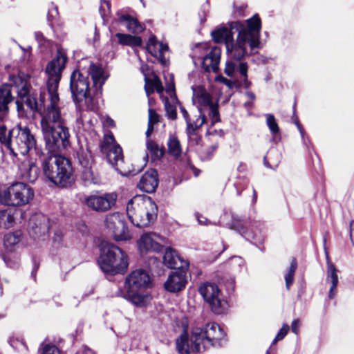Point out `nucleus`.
Instances as JSON below:
<instances>
[{"label": "nucleus", "instance_id": "obj_1", "mask_svg": "<svg viewBox=\"0 0 354 354\" xmlns=\"http://www.w3.org/2000/svg\"><path fill=\"white\" fill-rule=\"evenodd\" d=\"M68 57L66 53L58 50L55 57L46 68L48 75L47 94H40V101L44 109L41 113V129L46 148L50 153H57L70 145L71 134L67 122L58 106L59 102L57 88Z\"/></svg>", "mask_w": 354, "mask_h": 354}, {"label": "nucleus", "instance_id": "obj_2", "mask_svg": "<svg viewBox=\"0 0 354 354\" xmlns=\"http://www.w3.org/2000/svg\"><path fill=\"white\" fill-rule=\"evenodd\" d=\"M230 27L238 32V35L236 40L233 39L227 45V53L230 60L226 62L225 73L228 77H233L236 72L238 73L243 86L248 88L250 86L248 79V66L243 59L260 48L261 21L255 14L245 22L232 21Z\"/></svg>", "mask_w": 354, "mask_h": 354}, {"label": "nucleus", "instance_id": "obj_3", "mask_svg": "<svg viewBox=\"0 0 354 354\" xmlns=\"http://www.w3.org/2000/svg\"><path fill=\"white\" fill-rule=\"evenodd\" d=\"M34 191L28 185L17 182L10 185L1 194V222L4 227H12L19 216H22V211L17 207L25 205L33 198Z\"/></svg>", "mask_w": 354, "mask_h": 354}, {"label": "nucleus", "instance_id": "obj_4", "mask_svg": "<svg viewBox=\"0 0 354 354\" xmlns=\"http://www.w3.org/2000/svg\"><path fill=\"white\" fill-rule=\"evenodd\" d=\"M35 145L36 140L28 128L8 130L5 125L1 124V151L9 155L14 162L19 154L26 155Z\"/></svg>", "mask_w": 354, "mask_h": 354}, {"label": "nucleus", "instance_id": "obj_5", "mask_svg": "<svg viewBox=\"0 0 354 354\" xmlns=\"http://www.w3.org/2000/svg\"><path fill=\"white\" fill-rule=\"evenodd\" d=\"M151 286L149 274L138 269L129 274L124 282V290H118L115 295L130 301L138 307L145 306L151 299L147 289Z\"/></svg>", "mask_w": 354, "mask_h": 354}, {"label": "nucleus", "instance_id": "obj_6", "mask_svg": "<svg viewBox=\"0 0 354 354\" xmlns=\"http://www.w3.org/2000/svg\"><path fill=\"white\" fill-rule=\"evenodd\" d=\"M10 83L1 86V115L8 111L7 104L13 100L11 95L12 89L15 88L19 100L16 103L18 109L24 104L30 110L37 111L38 104L36 97L30 93L29 85L26 80L21 76L12 75L9 77Z\"/></svg>", "mask_w": 354, "mask_h": 354}, {"label": "nucleus", "instance_id": "obj_7", "mask_svg": "<svg viewBox=\"0 0 354 354\" xmlns=\"http://www.w3.org/2000/svg\"><path fill=\"white\" fill-rule=\"evenodd\" d=\"M53 153L43 160V172L55 185L62 187H68L73 181L71 162L57 153Z\"/></svg>", "mask_w": 354, "mask_h": 354}, {"label": "nucleus", "instance_id": "obj_8", "mask_svg": "<svg viewBox=\"0 0 354 354\" xmlns=\"http://www.w3.org/2000/svg\"><path fill=\"white\" fill-rule=\"evenodd\" d=\"M192 348L196 351H203L211 347H222L226 342V334L221 327L214 322L204 326L194 327L192 332Z\"/></svg>", "mask_w": 354, "mask_h": 354}, {"label": "nucleus", "instance_id": "obj_9", "mask_svg": "<svg viewBox=\"0 0 354 354\" xmlns=\"http://www.w3.org/2000/svg\"><path fill=\"white\" fill-rule=\"evenodd\" d=\"M158 208L149 196H136L127 206V212L131 223L138 227H147L157 216Z\"/></svg>", "mask_w": 354, "mask_h": 354}, {"label": "nucleus", "instance_id": "obj_10", "mask_svg": "<svg viewBox=\"0 0 354 354\" xmlns=\"http://www.w3.org/2000/svg\"><path fill=\"white\" fill-rule=\"evenodd\" d=\"M100 255L98 264L106 274L124 273L129 266L127 255L115 245L102 241L100 244Z\"/></svg>", "mask_w": 354, "mask_h": 354}, {"label": "nucleus", "instance_id": "obj_11", "mask_svg": "<svg viewBox=\"0 0 354 354\" xmlns=\"http://www.w3.org/2000/svg\"><path fill=\"white\" fill-rule=\"evenodd\" d=\"M70 88L73 100L80 109L96 110V105L90 95L88 77L79 71H73L71 75Z\"/></svg>", "mask_w": 354, "mask_h": 354}, {"label": "nucleus", "instance_id": "obj_12", "mask_svg": "<svg viewBox=\"0 0 354 354\" xmlns=\"http://www.w3.org/2000/svg\"><path fill=\"white\" fill-rule=\"evenodd\" d=\"M100 149L103 153H106V158L109 162L122 176H134L142 170V168L137 169H133L132 170H130L125 167L122 149L120 146L115 142L112 134H107L104 136V140L100 145Z\"/></svg>", "mask_w": 354, "mask_h": 354}, {"label": "nucleus", "instance_id": "obj_13", "mask_svg": "<svg viewBox=\"0 0 354 354\" xmlns=\"http://www.w3.org/2000/svg\"><path fill=\"white\" fill-rule=\"evenodd\" d=\"M204 301L215 314H223L228 308V302L218 286L214 283H204L198 289Z\"/></svg>", "mask_w": 354, "mask_h": 354}, {"label": "nucleus", "instance_id": "obj_14", "mask_svg": "<svg viewBox=\"0 0 354 354\" xmlns=\"http://www.w3.org/2000/svg\"><path fill=\"white\" fill-rule=\"evenodd\" d=\"M195 65L201 64L205 72L216 73L218 68L221 49L218 47L207 48L206 44L196 47L192 57Z\"/></svg>", "mask_w": 354, "mask_h": 354}, {"label": "nucleus", "instance_id": "obj_15", "mask_svg": "<svg viewBox=\"0 0 354 354\" xmlns=\"http://www.w3.org/2000/svg\"><path fill=\"white\" fill-rule=\"evenodd\" d=\"M193 102L197 106L198 113L206 118L207 115L211 119V125L220 121L218 105L214 104L210 95L203 88H198L194 91Z\"/></svg>", "mask_w": 354, "mask_h": 354}, {"label": "nucleus", "instance_id": "obj_16", "mask_svg": "<svg viewBox=\"0 0 354 354\" xmlns=\"http://www.w3.org/2000/svg\"><path fill=\"white\" fill-rule=\"evenodd\" d=\"M262 224L256 221H242L232 216V223L230 228L238 232L243 237L250 241H261Z\"/></svg>", "mask_w": 354, "mask_h": 354}, {"label": "nucleus", "instance_id": "obj_17", "mask_svg": "<svg viewBox=\"0 0 354 354\" xmlns=\"http://www.w3.org/2000/svg\"><path fill=\"white\" fill-rule=\"evenodd\" d=\"M106 227L113 234L116 241H127L131 239L124 223V216L118 212L107 215L105 218Z\"/></svg>", "mask_w": 354, "mask_h": 354}, {"label": "nucleus", "instance_id": "obj_18", "mask_svg": "<svg viewBox=\"0 0 354 354\" xmlns=\"http://www.w3.org/2000/svg\"><path fill=\"white\" fill-rule=\"evenodd\" d=\"M180 111L186 122V133L189 140V145L191 146L197 145L201 140L198 131L207 122V119L203 115H198V118L192 120L189 118V113L185 107L180 106Z\"/></svg>", "mask_w": 354, "mask_h": 354}, {"label": "nucleus", "instance_id": "obj_19", "mask_svg": "<svg viewBox=\"0 0 354 354\" xmlns=\"http://www.w3.org/2000/svg\"><path fill=\"white\" fill-rule=\"evenodd\" d=\"M81 165V173L83 180L88 184H97L98 177L93 169V158L89 151L80 149L77 153Z\"/></svg>", "mask_w": 354, "mask_h": 354}, {"label": "nucleus", "instance_id": "obj_20", "mask_svg": "<svg viewBox=\"0 0 354 354\" xmlns=\"http://www.w3.org/2000/svg\"><path fill=\"white\" fill-rule=\"evenodd\" d=\"M118 196L115 193L91 195L86 198V205L96 212H105L115 205Z\"/></svg>", "mask_w": 354, "mask_h": 354}, {"label": "nucleus", "instance_id": "obj_21", "mask_svg": "<svg viewBox=\"0 0 354 354\" xmlns=\"http://www.w3.org/2000/svg\"><path fill=\"white\" fill-rule=\"evenodd\" d=\"M164 239L156 233L149 232L141 236L138 245L142 254L147 252H159L162 249Z\"/></svg>", "mask_w": 354, "mask_h": 354}, {"label": "nucleus", "instance_id": "obj_22", "mask_svg": "<svg viewBox=\"0 0 354 354\" xmlns=\"http://www.w3.org/2000/svg\"><path fill=\"white\" fill-rule=\"evenodd\" d=\"M187 283L186 272L183 269H178L168 276L164 283V288L167 292L175 293L183 290Z\"/></svg>", "mask_w": 354, "mask_h": 354}, {"label": "nucleus", "instance_id": "obj_23", "mask_svg": "<svg viewBox=\"0 0 354 354\" xmlns=\"http://www.w3.org/2000/svg\"><path fill=\"white\" fill-rule=\"evenodd\" d=\"M29 232L35 238L45 235L49 230L48 218L42 214L32 215L28 223Z\"/></svg>", "mask_w": 354, "mask_h": 354}, {"label": "nucleus", "instance_id": "obj_24", "mask_svg": "<svg viewBox=\"0 0 354 354\" xmlns=\"http://www.w3.org/2000/svg\"><path fill=\"white\" fill-rule=\"evenodd\" d=\"M158 185V176L156 169H150L141 177L138 187L147 193H153Z\"/></svg>", "mask_w": 354, "mask_h": 354}, {"label": "nucleus", "instance_id": "obj_25", "mask_svg": "<svg viewBox=\"0 0 354 354\" xmlns=\"http://www.w3.org/2000/svg\"><path fill=\"white\" fill-rule=\"evenodd\" d=\"M88 73L91 76L93 82V87L95 88L96 93L101 94L102 86L109 77V75L100 65L91 64L89 66Z\"/></svg>", "mask_w": 354, "mask_h": 354}, {"label": "nucleus", "instance_id": "obj_26", "mask_svg": "<svg viewBox=\"0 0 354 354\" xmlns=\"http://www.w3.org/2000/svg\"><path fill=\"white\" fill-rule=\"evenodd\" d=\"M164 264L171 269H184L188 267V262L183 260L176 252V250L168 248L165 252L163 256Z\"/></svg>", "mask_w": 354, "mask_h": 354}, {"label": "nucleus", "instance_id": "obj_27", "mask_svg": "<svg viewBox=\"0 0 354 354\" xmlns=\"http://www.w3.org/2000/svg\"><path fill=\"white\" fill-rule=\"evenodd\" d=\"M168 50V46L158 42L155 37H151L147 44V50L163 65L166 64L164 53Z\"/></svg>", "mask_w": 354, "mask_h": 354}, {"label": "nucleus", "instance_id": "obj_28", "mask_svg": "<svg viewBox=\"0 0 354 354\" xmlns=\"http://www.w3.org/2000/svg\"><path fill=\"white\" fill-rule=\"evenodd\" d=\"M231 23L232 22L229 23V28L221 26L212 31L211 35L216 43H224L227 46V45L234 39L233 33L232 32L233 29L230 27Z\"/></svg>", "mask_w": 354, "mask_h": 354}, {"label": "nucleus", "instance_id": "obj_29", "mask_svg": "<svg viewBox=\"0 0 354 354\" xmlns=\"http://www.w3.org/2000/svg\"><path fill=\"white\" fill-rule=\"evenodd\" d=\"M327 272H326V281L331 283L329 289L328 297L333 299L336 295L337 286L338 283L337 270L335 266L330 262L328 257L327 256Z\"/></svg>", "mask_w": 354, "mask_h": 354}, {"label": "nucleus", "instance_id": "obj_30", "mask_svg": "<svg viewBox=\"0 0 354 354\" xmlns=\"http://www.w3.org/2000/svg\"><path fill=\"white\" fill-rule=\"evenodd\" d=\"M21 178L30 183H34L39 176L38 167L31 162H24L19 167Z\"/></svg>", "mask_w": 354, "mask_h": 354}, {"label": "nucleus", "instance_id": "obj_31", "mask_svg": "<svg viewBox=\"0 0 354 354\" xmlns=\"http://www.w3.org/2000/svg\"><path fill=\"white\" fill-rule=\"evenodd\" d=\"M117 15L118 21L122 26H124L128 30L137 34L143 31L144 28L140 24L136 19L128 15H122L120 12H118Z\"/></svg>", "mask_w": 354, "mask_h": 354}, {"label": "nucleus", "instance_id": "obj_32", "mask_svg": "<svg viewBox=\"0 0 354 354\" xmlns=\"http://www.w3.org/2000/svg\"><path fill=\"white\" fill-rule=\"evenodd\" d=\"M281 160V153L275 149H270L266 156L263 158V165L265 167L275 169L279 166Z\"/></svg>", "mask_w": 354, "mask_h": 354}, {"label": "nucleus", "instance_id": "obj_33", "mask_svg": "<svg viewBox=\"0 0 354 354\" xmlns=\"http://www.w3.org/2000/svg\"><path fill=\"white\" fill-rule=\"evenodd\" d=\"M176 349L179 354H189L190 351L196 352L192 347L194 343L191 341V344H189L187 334L185 332L182 334L176 342Z\"/></svg>", "mask_w": 354, "mask_h": 354}, {"label": "nucleus", "instance_id": "obj_34", "mask_svg": "<svg viewBox=\"0 0 354 354\" xmlns=\"http://www.w3.org/2000/svg\"><path fill=\"white\" fill-rule=\"evenodd\" d=\"M115 36L118 38V43L121 45L140 46L142 44V39L140 37L123 33H117Z\"/></svg>", "mask_w": 354, "mask_h": 354}, {"label": "nucleus", "instance_id": "obj_35", "mask_svg": "<svg viewBox=\"0 0 354 354\" xmlns=\"http://www.w3.org/2000/svg\"><path fill=\"white\" fill-rule=\"evenodd\" d=\"M169 153L176 158L180 156L182 153V147L178 138L174 135H171L167 142Z\"/></svg>", "mask_w": 354, "mask_h": 354}, {"label": "nucleus", "instance_id": "obj_36", "mask_svg": "<svg viewBox=\"0 0 354 354\" xmlns=\"http://www.w3.org/2000/svg\"><path fill=\"white\" fill-rule=\"evenodd\" d=\"M146 146L147 150L150 154L151 158L153 161L160 159L163 156L164 149L160 148L158 145L153 141L148 139L147 140Z\"/></svg>", "mask_w": 354, "mask_h": 354}, {"label": "nucleus", "instance_id": "obj_37", "mask_svg": "<svg viewBox=\"0 0 354 354\" xmlns=\"http://www.w3.org/2000/svg\"><path fill=\"white\" fill-rule=\"evenodd\" d=\"M297 268V263L295 259H292L290 266L285 275L286 287L288 290L290 289V286L293 283L294 276Z\"/></svg>", "mask_w": 354, "mask_h": 354}, {"label": "nucleus", "instance_id": "obj_38", "mask_svg": "<svg viewBox=\"0 0 354 354\" xmlns=\"http://www.w3.org/2000/svg\"><path fill=\"white\" fill-rule=\"evenodd\" d=\"M21 233L20 231L8 233L4 236V245L6 247L12 246L17 244L21 239Z\"/></svg>", "mask_w": 354, "mask_h": 354}, {"label": "nucleus", "instance_id": "obj_39", "mask_svg": "<svg viewBox=\"0 0 354 354\" xmlns=\"http://www.w3.org/2000/svg\"><path fill=\"white\" fill-rule=\"evenodd\" d=\"M41 354H61L59 348L54 344L43 342L39 347Z\"/></svg>", "mask_w": 354, "mask_h": 354}, {"label": "nucleus", "instance_id": "obj_40", "mask_svg": "<svg viewBox=\"0 0 354 354\" xmlns=\"http://www.w3.org/2000/svg\"><path fill=\"white\" fill-rule=\"evenodd\" d=\"M266 124L270 129V131L273 133L276 134L279 131V129L278 124L276 122V120L272 114H266Z\"/></svg>", "mask_w": 354, "mask_h": 354}, {"label": "nucleus", "instance_id": "obj_41", "mask_svg": "<svg viewBox=\"0 0 354 354\" xmlns=\"http://www.w3.org/2000/svg\"><path fill=\"white\" fill-rule=\"evenodd\" d=\"M164 103L167 116L171 120H175L177 117L176 106L170 104L167 98L165 99Z\"/></svg>", "mask_w": 354, "mask_h": 354}, {"label": "nucleus", "instance_id": "obj_42", "mask_svg": "<svg viewBox=\"0 0 354 354\" xmlns=\"http://www.w3.org/2000/svg\"><path fill=\"white\" fill-rule=\"evenodd\" d=\"M230 264L234 270L239 271L244 266L245 261L240 257H233L230 260Z\"/></svg>", "mask_w": 354, "mask_h": 354}, {"label": "nucleus", "instance_id": "obj_43", "mask_svg": "<svg viewBox=\"0 0 354 354\" xmlns=\"http://www.w3.org/2000/svg\"><path fill=\"white\" fill-rule=\"evenodd\" d=\"M289 326L286 324H284L280 330L278 332L275 338L273 339L272 344H275L278 341L283 339L286 335H287L289 330Z\"/></svg>", "mask_w": 354, "mask_h": 354}, {"label": "nucleus", "instance_id": "obj_44", "mask_svg": "<svg viewBox=\"0 0 354 354\" xmlns=\"http://www.w3.org/2000/svg\"><path fill=\"white\" fill-rule=\"evenodd\" d=\"M149 84L158 93H161L163 91V87L158 77H155L153 80L149 79Z\"/></svg>", "mask_w": 354, "mask_h": 354}, {"label": "nucleus", "instance_id": "obj_45", "mask_svg": "<svg viewBox=\"0 0 354 354\" xmlns=\"http://www.w3.org/2000/svg\"><path fill=\"white\" fill-rule=\"evenodd\" d=\"M159 121V115L156 113V112L152 109H149V121L148 123L151 124H155Z\"/></svg>", "mask_w": 354, "mask_h": 354}, {"label": "nucleus", "instance_id": "obj_46", "mask_svg": "<svg viewBox=\"0 0 354 354\" xmlns=\"http://www.w3.org/2000/svg\"><path fill=\"white\" fill-rule=\"evenodd\" d=\"M194 215L198 224L202 225H207L209 224V221L205 217L200 214L198 212H196Z\"/></svg>", "mask_w": 354, "mask_h": 354}, {"label": "nucleus", "instance_id": "obj_47", "mask_svg": "<svg viewBox=\"0 0 354 354\" xmlns=\"http://www.w3.org/2000/svg\"><path fill=\"white\" fill-rule=\"evenodd\" d=\"M144 75H145V76H146V75L145 73H144ZM145 89L147 95L149 97L150 95V94L153 92L154 89L151 86V84H149V79L147 78V77H145Z\"/></svg>", "mask_w": 354, "mask_h": 354}, {"label": "nucleus", "instance_id": "obj_48", "mask_svg": "<svg viewBox=\"0 0 354 354\" xmlns=\"http://www.w3.org/2000/svg\"><path fill=\"white\" fill-rule=\"evenodd\" d=\"M170 80H171V82L167 86L166 91L167 93H170L171 97H172V95H174V99L176 100V95L174 93V82H173V76L171 75H170Z\"/></svg>", "mask_w": 354, "mask_h": 354}, {"label": "nucleus", "instance_id": "obj_49", "mask_svg": "<svg viewBox=\"0 0 354 354\" xmlns=\"http://www.w3.org/2000/svg\"><path fill=\"white\" fill-rule=\"evenodd\" d=\"M300 327L299 320V319H294L291 324V330L295 334H297L299 333Z\"/></svg>", "mask_w": 354, "mask_h": 354}, {"label": "nucleus", "instance_id": "obj_50", "mask_svg": "<svg viewBox=\"0 0 354 354\" xmlns=\"http://www.w3.org/2000/svg\"><path fill=\"white\" fill-rule=\"evenodd\" d=\"M295 123L297 125V128H298V129H299V131L300 132L301 136V138L303 139L304 144L308 147V144H307V142H306V141L305 140V138H304V134H305L304 130L301 127V124L299 123V121H298L297 119L295 120Z\"/></svg>", "mask_w": 354, "mask_h": 354}, {"label": "nucleus", "instance_id": "obj_51", "mask_svg": "<svg viewBox=\"0 0 354 354\" xmlns=\"http://www.w3.org/2000/svg\"><path fill=\"white\" fill-rule=\"evenodd\" d=\"M3 260L8 267L15 268L18 266L17 261H10L8 257H4Z\"/></svg>", "mask_w": 354, "mask_h": 354}, {"label": "nucleus", "instance_id": "obj_52", "mask_svg": "<svg viewBox=\"0 0 354 354\" xmlns=\"http://www.w3.org/2000/svg\"><path fill=\"white\" fill-rule=\"evenodd\" d=\"M35 37L39 44H42V42L44 40V37L43 34L40 32H36L35 33Z\"/></svg>", "mask_w": 354, "mask_h": 354}, {"label": "nucleus", "instance_id": "obj_53", "mask_svg": "<svg viewBox=\"0 0 354 354\" xmlns=\"http://www.w3.org/2000/svg\"><path fill=\"white\" fill-rule=\"evenodd\" d=\"M350 236L351 240L354 245V221H351L350 223Z\"/></svg>", "mask_w": 354, "mask_h": 354}, {"label": "nucleus", "instance_id": "obj_54", "mask_svg": "<svg viewBox=\"0 0 354 354\" xmlns=\"http://www.w3.org/2000/svg\"><path fill=\"white\" fill-rule=\"evenodd\" d=\"M153 131V124L148 123L147 129L146 131V136L147 138H149Z\"/></svg>", "mask_w": 354, "mask_h": 354}, {"label": "nucleus", "instance_id": "obj_55", "mask_svg": "<svg viewBox=\"0 0 354 354\" xmlns=\"http://www.w3.org/2000/svg\"><path fill=\"white\" fill-rule=\"evenodd\" d=\"M246 95L248 97V98H250L252 100H254L255 99V95L252 92H247Z\"/></svg>", "mask_w": 354, "mask_h": 354}, {"label": "nucleus", "instance_id": "obj_56", "mask_svg": "<svg viewBox=\"0 0 354 354\" xmlns=\"http://www.w3.org/2000/svg\"><path fill=\"white\" fill-rule=\"evenodd\" d=\"M55 240L58 241L61 240V234L59 232L55 234Z\"/></svg>", "mask_w": 354, "mask_h": 354}, {"label": "nucleus", "instance_id": "obj_57", "mask_svg": "<svg viewBox=\"0 0 354 354\" xmlns=\"http://www.w3.org/2000/svg\"><path fill=\"white\" fill-rule=\"evenodd\" d=\"M257 192H256L255 189H253V199H252L253 203H255L257 201Z\"/></svg>", "mask_w": 354, "mask_h": 354}, {"label": "nucleus", "instance_id": "obj_58", "mask_svg": "<svg viewBox=\"0 0 354 354\" xmlns=\"http://www.w3.org/2000/svg\"><path fill=\"white\" fill-rule=\"evenodd\" d=\"M106 123H107V124H109V126H113V125L114 122H113V120L112 119H111V118H108V119L106 120Z\"/></svg>", "mask_w": 354, "mask_h": 354}, {"label": "nucleus", "instance_id": "obj_59", "mask_svg": "<svg viewBox=\"0 0 354 354\" xmlns=\"http://www.w3.org/2000/svg\"><path fill=\"white\" fill-rule=\"evenodd\" d=\"M147 68V66L146 65H143L141 66V70L142 71V73H144L145 72V70Z\"/></svg>", "mask_w": 354, "mask_h": 354}, {"label": "nucleus", "instance_id": "obj_60", "mask_svg": "<svg viewBox=\"0 0 354 354\" xmlns=\"http://www.w3.org/2000/svg\"><path fill=\"white\" fill-rule=\"evenodd\" d=\"M86 354H93V351L88 348L86 349Z\"/></svg>", "mask_w": 354, "mask_h": 354}, {"label": "nucleus", "instance_id": "obj_61", "mask_svg": "<svg viewBox=\"0 0 354 354\" xmlns=\"http://www.w3.org/2000/svg\"><path fill=\"white\" fill-rule=\"evenodd\" d=\"M144 159L145 161L148 159V153L146 154V156L144 157Z\"/></svg>", "mask_w": 354, "mask_h": 354}, {"label": "nucleus", "instance_id": "obj_62", "mask_svg": "<svg viewBox=\"0 0 354 354\" xmlns=\"http://www.w3.org/2000/svg\"><path fill=\"white\" fill-rule=\"evenodd\" d=\"M104 2L106 4V6L108 7V8H109V7H110L109 3L108 1H104Z\"/></svg>", "mask_w": 354, "mask_h": 354}, {"label": "nucleus", "instance_id": "obj_63", "mask_svg": "<svg viewBox=\"0 0 354 354\" xmlns=\"http://www.w3.org/2000/svg\"><path fill=\"white\" fill-rule=\"evenodd\" d=\"M245 106H250V103H245Z\"/></svg>", "mask_w": 354, "mask_h": 354}, {"label": "nucleus", "instance_id": "obj_64", "mask_svg": "<svg viewBox=\"0 0 354 354\" xmlns=\"http://www.w3.org/2000/svg\"><path fill=\"white\" fill-rule=\"evenodd\" d=\"M151 102V99L149 98V104H150Z\"/></svg>", "mask_w": 354, "mask_h": 354}]
</instances>
